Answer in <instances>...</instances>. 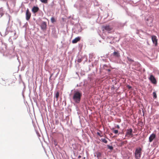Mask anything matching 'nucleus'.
Listing matches in <instances>:
<instances>
[{"mask_svg": "<svg viewBox=\"0 0 159 159\" xmlns=\"http://www.w3.org/2000/svg\"><path fill=\"white\" fill-rule=\"evenodd\" d=\"M81 94L80 92L77 91L75 92L73 96V99L76 103H79L80 101Z\"/></svg>", "mask_w": 159, "mask_h": 159, "instance_id": "obj_1", "label": "nucleus"}, {"mask_svg": "<svg viewBox=\"0 0 159 159\" xmlns=\"http://www.w3.org/2000/svg\"><path fill=\"white\" fill-rule=\"evenodd\" d=\"M142 148L138 147L136 149L134 153L135 157L136 159H139L142 154Z\"/></svg>", "mask_w": 159, "mask_h": 159, "instance_id": "obj_2", "label": "nucleus"}, {"mask_svg": "<svg viewBox=\"0 0 159 159\" xmlns=\"http://www.w3.org/2000/svg\"><path fill=\"white\" fill-rule=\"evenodd\" d=\"M133 130L132 129H127L126 130V132L125 134V136L127 137V139L132 138L133 136L132 133Z\"/></svg>", "mask_w": 159, "mask_h": 159, "instance_id": "obj_3", "label": "nucleus"}, {"mask_svg": "<svg viewBox=\"0 0 159 159\" xmlns=\"http://www.w3.org/2000/svg\"><path fill=\"white\" fill-rule=\"evenodd\" d=\"M146 22L147 25L151 26L153 21V18L151 16L148 17V18H146Z\"/></svg>", "mask_w": 159, "mask_h": 159, "instance_id": "obj_4", "label": "nucleus"}, {"mask_svg": "<svg viewBox=\"0 0 159 159\" xmlns=\"http://www.w3.org/2000/svg\"><path fill=\"white\" fill-rule=\"evenodd\" d=\"M103 30H105L108 32L111 31L113 29V28L111 26L109 25H106L103 26L102 27Z\"/></svg>", "mask_w": 159, "mask_h": 159, "instance_id": "obj_5", "label": "nucleus"}, {"mask_svg": "<svg viewBox=\"0 0 159 159\" xmlns=\"http://www.w3.org/2000/svg\"><path fill=\"white\" fill-rule=\"evenodd\" d=\"M26 19L27 20H29L30 18L31 13L30 12L29 9H27L26 12Z\"/></svg>", "mask_w": 159, "mask_h": 159, "instance_id": "obj_6", "label": "nucleus"}, {"mask_svg": "<svg viewBox=\"0 0 159 159\" xmlns=\"http://www.w3.org/2000/svg\"><path fill=\"white\" fill-rule=\"evenodd\" d=\"M152 41L155 46H157V39L156 36H152Z\"/></svg>", "mask_w": 159, "mask_h": 159, "instance_id": "obj_7", "label": "nucleus"}, {"mask_svg": "<svg viewBox=\"0 0 159 159\" xmlns=\"http://www.w3.org/2000/svg\"><path fill=\"white\" fill-rule=\"evenodd\" d=\"M156 135L154 134H152L149 137V142H151L153 140L156 138Z\"/></svg>", "mask_w": 159, "mask_h": 159, "instance_id": "obj_8", "label": "nucleus"}, {"mask_svg": "<svg viewBox=\"0 0 159 159\" xmlns=\"http://www.w3.org/2000/svg\"><path fill=\"white\" fill-rule=\"evenodd\" d=\"M81 39V37H78L75 38L74 39L72 40V42L74 44L77 43L78 41H79Z\"/></svg>", "mask_w": 159, "mask_h": 159, "instance_id": "obj_9", "label": "nucleus"}, {"mask_svg": "<svg viewBox=\"0 0 159 159\" xmlns=\"http://www.w3.org/2000/svg\"><path fill=\"white\" fill-rule=\"evenodd\" d=\"M150 80L154 84L156 83V80L153 75H152L150 76Z\"/></svg>", "mask_w": 159, "mask_h": 159, "instance_id": "obj_10", "label": "nucleus"}, {"mask_svg": "<svg viewBox=\"0 0 159 159\" xmlns=\"http://www.w3.org/2000/svg\"><path fill=\"white\" fill-rule=\"evenodd\" d=\"M39 10V8L38 7L34 6L32 9V11L33 13H35L37 12Z\"/></svg>", "mask_w": 159, "mask_h": 159, "instance_id": "obj_11", "label": "nucleus"}, {"mask_svg": "<svg viewBox=\"0 0 159 159\" xmlns=\"http://www.w3.org/2000/svg\"><path fill=\"white\" fill-rule=\"evenodd\" d=\"M47 25L46 23L45 22H42L41 25V27L42 29L43 30H46V28Z\"/></svg>", "mask_w": 159, "mask_h": 159, "instance_id": "obj_12", "label": "nucleus"}, {"mask_svg": "<svg viewBox=\"0 0 159 159\" xmlns=\"http://www.w3.org/2000/svg\"><path fill=\"white\" fill-rule=\"evenodd\" d=\"M6 49V46L5 44H2L1 45V47H0V49L1 51L4 50Z\"/></svg>", "mask_w": 159, "mask_h": 159, "instance_id": "obj_13", "label": "nucleus"}, {"mask_svg": "<svg viewBox=\"0 0 159 159\" xmlns=\"http://www.w3.org/2000/svg\"><path fill=\"white\" fill-rule=\"evenodd\" d=\"M113 54L114 56L117 57H119L120 56V53L118 52H114Z\"/></svg>", "mask_w": 159, "mask_h": 159, "instance_id": "obj_14", "label": "nucleus"}, {"mask_svg": "<svg viewBox=\"0 0 159 159\" xmlns=\"http://www.w3.org/2000/svg\"><path fill=\"white\" fill-rule=\"evenodd\" d=\"M4 14V12L3 10L0 9V17H1Z\"/></svg>", "mask_w": 159, "mask_h": 159, "instance_id": "obj_15", "label": "nucleus"}, {"mask_svg": "<svg viewBox=\"0 0 159 159\" xmlns=\"http://www.w3.org/2000/svg\"><path fill=\"white\" fill-rule=\"evenodd\" d=\"M101 140L102 141V142L103 143H107V140H106L105 139H101Z\"/></svg>", "mask_w": 159, "mask_h": 159, "instance_id": "obj_16", "label": "nucleus"}, {"mask_svg": "<svg viewBox=\"0 0 159 159\" xmlns=\"http://www.w3.org/2000/svg\"><path fill=\"white\" fill-rule=\"evenodd\" d=\"M153 97L154 98H157V95L155 92L153 93Z\"/></svg>", "mask_w": 159, "mask_h": 159, "instance_id": "obj_17", "label": "nucleus"}, {"mask_svg": "<svg viewBox=\"0 0 159 159\" xmlns=\"http://www.w3.org/2000/svg\"><path fill=\"white\" fill-rule=\"evenodd\" d=\"M97 157L99 158L101 157V154L100 152H98L97 153Z\"/></svg>", "mask_w": 159, "mask_h": 159, "instance_id": "obj_18", "label": "nucleus"}, {"mask_svg": "<svg viewBox=\"0 0 159 159\" xmlns=\"http://www.w3.org/2000/svg\"><path fill=\"white\" fill-rule=\"evenodd\" d=\"M112 131H113V132L115 134H118V131L117 130H114V128H113L112 129Z\"/></svg>", "mask_w": 159, "mask_h": 159, "instance_id": "obj_19", "label": "nucleus"}, {"mask_svg": "<svg viewBox=\"0 0 159 159\" xmlns=\"http://www.w3.org/2000/svg\"><path fill=\"white\" fill-rule=\"evenodd\" d=\"M40 1L43 3H47L48 2V0H40Z\"/></svg>", "mask_w": 159, "mask_h": 159, "instance_id": "obj_20", "label": "nucleus"}, {"mask_svg": "<svg viewBox=\"0 0 159 159\" xmlns=\"http://www.w3.org/2000/svg\"><path fill=\"white\" fill-rule=\"evenodd\" d=\"M127 59L128 61H129L130 62H134V60L130 58L129 57H127Z\"/></svg>", "mask_w": 159, "mask_h": 159, "instance_id": "obj_21", "label": "nucleus"}, {"mask_svg": "<svg viewBox=\"0 0 159 159\" xmlns=\"http://www.w3.org/2000/svg\"><path fill=\"white\" fill-rule=\"evenodd\" d=\"M59 92L57 91L56 93V94H55V97H56V98H57V99H58V98L59 97Z\"/></svg>", "mask_w": 159, "mask_h": 159, "instance_id": "obj_22", "label": "nucleus"}, {"mask_svg": "<svg viewBox=\"0 0 159 159\" xmlns=\"http://www.w3.org/2000/svg\"><path fill=\"white\" fill-rule=\"evenodd\" d=\"M51 21L52 23H54L56 21L55 18L54 17H52L51 18Z\"/></svg>", "mask_w": 159, "mask_h": 159, "instance_id": "obj_23", "label": "nucleus"}, {"mask_svg": "<svg viewBox=\"0 0 159 159\" xmlns=\"http://www.w3.org/2000/svg\"><path fill=\"white\" fill-rule=\"evenodd\" d=\"M107 148L108 149L110 150H112L113 149V147L112 146H111L109 145H107Z\"/></svg>", "mask_w": 159, "mask_h": 159, "instance_id": "obj_24", "label": "nucleus"}, {"mask_svg": "<svg viewBox=\"0 0 159 159\" xmlns=\"http://www.w3.org/2000/svg\"><path fill=\"white\" fill-rule=\"evenodd\" d=\"M82 59L81 58H79L78 59L77 61L79 62H80L82 61Z\"/></svg>", "mask_w": 159, "mask_h": 159, "instance_id": "obj_25", "label": "nucleus"}, {"mask_svg": "<svg viewBox=\"0 0 159 159\" xmlns=\"http://www.w3.org/2000/svg\"><path fill=\"white\" fill-rule=\"evenodd\" d=\"M136 64L139 67L140 66V64L138 62H135Z\"/></svg>", "mask_w": 159, "mask_h": 159, "instance_id": "obj_26", "label": "nucleus"}, {"mask_svg": "<svg viewBox=\"0 0 159 159\" xmlns=\"http://www.w3.org/2000/svg\"><path fill=\"white\" fill-rule=\"evenodd\" d=\"M97 134L98 135H99V136H100L101 137H102V135H101L100 134V133L99 132H98L97 133Z\"/></svg>", "mask_w": 159, "mask_h": 159, "instance_id": "obj_27", "label": "nucleus"}, {"mask_svg": "<svg viewBox=\"0 0 159 159\" xmlns=\"http://www.w3.org/2000/svg\"><path fill=\"white\" fill-rule=\"evenodd\" d=\"M116 128H117L119 129L120 128V126L119 125H117L116 126Z\"/></svg>", "mask_w": 159, "mask_h": 159, "instance_id": "obj_28", "label": "nucleus"}, {"mask_svg": "<svg viewBox=\"0 0 159 159\" xmlns=\"http://www.w3.org/2000/svg\"><path fill=\"white\" fill-rule=\"evenodd\" d=\"M127 87H128V88L129 89H131V87L129 85H128Z\"/></svg>", "mask_w": 159, "mask_h": 159, "instance_id": "obj_29", "label": "nucleus"}, {"mask_svg": "<svg viewBox=\"0 0 159 159\" xmlns=\"http://www.w3.org/2000/svg\"><path fill=\"white\" fill-rule=\"evenodd\" d=\"M78 158H81V156H80V155H79V156H78Z\"/></svg>", "mask_w": 159, "mask_h": 159, "instance_id": "obj_30", "label": "nucleus"}, {"mask_svg": "<svg viewBox=\"0 0 159 159\" xmlns=\"http://www.w3.org/2000/svg\"><path fill=\"white\" fill-rule=\"evenodd\" d=\"M108 70L109 72H110V71H111L110 70V69H108V70Z\"/></svg>", "mask_w": 159, "mask_h": 159, "instance_id": "obj_31", "label": "nucleus"}, {"mask_svg": "<svg viewBox=\"0 0 159 159\" xmlns=\"http://www.w3.org/2000/svg\"><path fill=\"white\" fill-rule=\"evenodd\" d=\"M156 0L158 1V2H159V0Z\"/></svg>", "mask_w": 159, "mask_h": 159, "instance_id": "obj_32", "label": "nucleus"}]
</instances>
